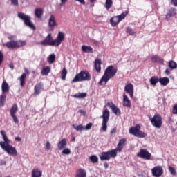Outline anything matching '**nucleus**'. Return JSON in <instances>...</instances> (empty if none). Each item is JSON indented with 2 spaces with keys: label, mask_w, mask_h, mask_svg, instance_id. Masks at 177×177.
Wrapping results in <instances>:
<instances>
[{
  "label": "nucleus",
  "mask_w": 177,
  "mask_h": 177,
  "mask_svg": "<svg viewBox=\"0 0 177 177\" xmlns=\"http://www.w3.org/2000/svg\"><path fill=\"white\" fill-rule=\"evenodd\" d=\"M8 39H9V41H13V39H15V36H8Z\"/></svg>",
  "instance_id": "4d7b16f0"
},
{
  "label": "nucleus",
  "mask_w": 177,
  "mask_h": 177,
  "mask_svg": "<svg viewBox=\"0 0 177 177\" xmlns=\"http://www.w3.org/2000/svg\"><path fill=\"white\" fill-rule=\"evenodd\" d=\"M102 118V124L101 129H102L104 132H106V131H107V122H109V120H110V112L104 111Z\"/></svg>",
  "instance_id": "f8f14e48"
},
{
  "label": "nucleus",
  "mask_w": 177,
  "mask_h": 177,
  "mask_svg": "<svg viewBox=\"0 0 177 177\" xmlns=\"http://www.w3.org/2000/svg\"><path fill=\"white\" fill-rule=\"evenodd\" d=\"M169 171L171 175H176V170L172 166L169 167Z\"/></svg>",
  "instance_id": "37998d69"
},
{
  "label": "nucleus",
  "mask_w": 177,
  "mask_h": 177,
  "mask_svg": "<svg viewBox=\"0 0 177 177\" xmlns=\"http://www.w3.org/2000/svg\"><path fill=\"white\" fill-rule=\"evenodd\" d=\"M124 91L127 93H129L130 97H133V85L131 83L127 84L124 87Z\"/></svg>",
  "instance_id": "dca6fc26"
},
{
  "label": "nucleus",
  "mask_w": 177,
  "mask_h": 177,
  "mask_svg": "<svg viewBox=\"0 0 177 177\" xmlns=\"http://www.w3.org/2000/svg\"><path fill=\"white\" fill-rule=\"evenodd\" d=\"M151 122L153 127L160 129L162 127V118L160 114H155L153 117L151 119Z\"/></svg>",
  "instance_id": "1a4fd4ad"
},
{
  "label": "nucleus",
  "mask_w": 177,
  "mask_h": 177,
  "mask_svg": "<svg viewBox=\"0 0 177 177\" xmlns=\"http://www.w3.org/2000/svg\"><path fill=\"white\" fill-rule=\"evenodd\" d=\"M149 82L152 86H156L157 85L158 82H160V79L158 76H153L150 78Z\"/></svg>",
  "instance_id": "393cba45"
},
{
  "label": "nucleus",
  "mask_w": 177,
  "mask_h": 177,
  "mask_svg": "<svg viewBox=\"0 0 177 177\" xmlns=\"http://www.w3.org/2000/svg\"><path fill=\"white\" fill-rule=\"evenodd\" d=\"M175 15V10L172 9L168 11L167 16L169 17H172V16Z\"/></svg>",
  "instance_id": "c03bdc74"
},
{
  "label": "nucleus",
  "mask_w": 177,
  "mask_h": 177,
  "mask_svg": "<svg viewBox=\"0 0 177 177\" xmlns=\"http://www.w3.org/2000/svg\"><path fill=\"white\" fill-rule=\"evenodd\" d=\"M165 74H167V75H169V74H171V72L169 71V69L167 68L165 71Z\"/></svg>",
  "instance_id": "6e6d98bb"
},
{
  "label": "nucleus",
  "mask_w": 177,
  "mask_h": 177,
  "mask_svg": "<svg viewBox=\"0 0 177 177\" xmlns=\"http://www.w3.org/2000/svg\"><path fill=\"white\" fill-rule=\"evenodd\" d=\"M152 63H160V64H164V59H162L158 55H153L151 57Z\"/></svg>",
  "instance_id": "412c9836"
},
{
  "label": "nucleus",
  "mask_w": 177,
  "mask_h": 177,
  "mask_svg": "<svg viewBox=\"0 0 177 177\" xmlns=\"http://www.w3.org/2000/svg\"><path fill=\"white\" fill-rule=\"evenodd\" d=\"M159 82L160 85H162V86H167L168 84H169V78L165 77H160L159 78Z\"/></svg>",
  "instance_id": "b1692460"
},
{
  "label": "nucleus",
  "mask_w": 177,
  "mask_h": 177,
  "mask_svg": "<svg viewBox=\"0 0 177 177\" xmlns=\"http://www.w3.org/2000/svg\"><path fill=\"white\" fill-rule=\"evenodd\" d=\"M16 142H21V138L20 137H16L15 138Z\"/></svg>",
  "instance_id": "13d9d810"
},
{
  "label": "nucleus",
  "mask_w": 177,
  "mask_h": 177,
  "mask_svg": "<svg viewBox=\"0 0 177 177\" xmlns=\"http://www.w3.org/2000/svg\"><path fill=\"white\" fill-rule=\"evenodd\" d=\"M127 143V139L122 138L119 140L116 149H111L106 152H102L100 155V159L101 161H109L111 158H115L117 157V152L121 153Z\"/></svg>",
  "instance_id": "f257e3e1"
},
{
  "label": "nucleus",
  "mask_w": 177,
  "mask_h": 177,
  "mask_svg": "<svg viewBox=\"0 0 177 177\" xmlns=\"http://www.w3.org/2000/svg\"><path fill=\"white\" fill-rule=\"evenodd\" d=\"M129 133L131 135H134L136 138H146L147 134L140 131V125L137 124L136 127H132L129 129Z\"/></svg>",
  "instance_id": "6e6552de"
},
{
  "label": "nucleus",
  "mask_w": 177,
  "mask_h": 177,
  "mask_svg": "<svg viewBox=\"0 0 177 177\" xmlns=\"http://www.w3.org/2000/svg\"><path fill=\"white\" fill-rule=\"evenodd\" d=\"M1 135L4 140L0 142L1 149L4 150V151H6L8 154H10V156H17V151L15 147L10 145V141L9 140V138H8L5 131L1 130Z\"/></svg>",
  "instance_id": "f03ea898"
},
{
  "label": "nucleus",
  "mask_w": 177,
  "mask_h": 177,
  "mask_svg": "<svg viewBox=\"0 0 177 177\" xmlns=\"http://www.w3.org/2000/svg\"><path fill=\"white\" fill-rule=\"evenodd\" d=\"M102 59L97 58L94 62V67L97 73H100L102 71Z\"/></svg>",
  "instance_id": "f3484780"
},
{
  "label": "nucleus",
  "mask_w": 177,
  "mask_h": 177,
  "mask_svg": "<svg viewBox=\"0 0 177 177\" xmlns=\"http://www.w3.org/2000/svg\"><path fill=\"white\" fill-rule=\"evenodd\" d=\"M104 167L105 169H107V168H109V163L105 162V163L104 164Z\"/></svg>",
  "instance_id": "052dcab7"
},
{
  "label": "nucleus",
  "mask_w": 177,
  "mask_h": 177,
  "mask_svg": "<svg viewBox=\"0 0 177 177\" xmlns=\"http://www.w3.org/2000/svg\"><path fill=\"white\" fill-rule=\"evenodd\" d=\"M111 6H113V0H106L105 8L106 10H109Z\"/></svg>",
  "instance_id": "4c0bfd02"
},
{
  "label": "nucleus",
  "mask_w": 177,
  "mask_h": 177,
  "mask_svg": "<svg viewBox=\"0 0 177 177\" xmlns=\"http://www.w3.org/2000/svg\"><path fill=\"white\" fill-rule=\"evenodd\" d=\"M123 106L124 107H131V100H129L128 96L127 95H123Z\"/></svg>",
  "instance_id": "a878e982"
},
{
  "label": "nucleus",
  "mask_w": 177,
  "mask_h": 177,
  "mask_svg": "<svg viewBox=\"0 0 177 177\" xmlns=\"http://www.w3.org/2000/svg\"><path fill=\"white\" fill-rule=\"evenodd\" d=\"M82 52H84L85 53H93V48H92V47L88 46H82Z\"/></svg>",
  "instance_id": "cd10ccee"
},
{
  "label": "nucleus",
  "mask_w": 177,
  "mask_h": 177,
  "mask_svg": "<svg viewBox=\"0 0 177 177\" xmlns=\"http://www.w3.org/2000/svg\"><path fill=\"white\" fill-rule=\"evenodd\" d=\"M173 111H177V104L174 105Z\"/></svg>",
  "instance_id": "bf43d9fd"
},
{
  "label": "nucleus",
  "mask_w": 177,
  "mask_h": 177,
  "mask_svg": "<svg viewBox=\"0 0 177 177\" xmlns=\"http://www.w3.org/2000/svg\"><path fill=\"white\" fill-rule=\"evenodd\" d=\"M50 73V67L46 66V68H43L41 71L42 75H48V73Z\"/></svg>",
  "instance_id": "ea45409f"
},
{
  "label": "nucleus",
  "mask_w": 177,
  "mask_h": 177,
  "mask_svg": "<svg viewBox=\"0 0 177 177\" xmlns=\"http://www.w3.org/2000/svg\"><path fill=\"white\" fill-rule=\"evenodd\" d=\"M151 173L153 176L160 177L162 174H164V170L161 166H156L151 169Z\"/></svg>",
  "instance_id": "4468645a"
},
{
  "label": "nucleus",
  "mask_w": 177,
  "mask_h": 177,
  "mask_svg": "<svg viewBox=\"0 0 177 177\" xmlns=\"http://www.w3.org/2000/svg\"><path fill=\"white\" fill-rule=\"evenodd\" d=\"M62 153L68 156V154H71V150H70V149L68 148H66L64 150H62Z\"/></svg>",
  "instance_id": "79ce46f5"
},
{
  "label": "nucleus",
  "mask_w": 177,
  "mask_h": 177,
  "mask_svg": "<svg viewBox=\"0 0 177 177\" xmlns=\"http://www.w3.org/2000/svg\"><path fill=\"white\" fill-rule=\"evenodd\" d=\"M57 26V22L56 21V17L54 15H51L48 19V28L49 31H53L55 27Z\"/></svg>",
  "instance_id": "ddd939ff"
},
{
  "label": "nucleus",
  "mask_w": 177,
  "mask_h": 177,
  "mask_svg": "<svg viewBox=\"0 0 177 177\" xmlns=\"http://www.w3.org/2000/svg\"><path fill=\"white\" fill-rule=\"evenodd\" d=\"M66 77H67V69L64 68L61 72V80L66 81Z\"/></svg>",
  "instance_id": "72a5a7b5"
},
{
  "label": "nucleus",
  "mask_w": 177,
  "mask_h": 177,
  "mask_svg": "<svg viewBox=\"0 0 177 177\" xmlns=\"http://www.w3.org/2000/svg\"><path fill=\"white\" fill-rule=\"evenodd\" d=\"M106 106L112 110V111H120V109L112 102H107Z\"/></svg>",
  "instance_id": "bb28decb"
},
{
  "label": "nucleus",
  "mask_w": 177,
  "mask_h": 177,
  "mask_svg": "<svg viewBox=\"0 0 177 177\" xmlns=\"http://www.w3.org/2000/svg\"><path fill=\"white\" fill-rule=\"evenodd\" d=\"M2 93H8L9 92V84L6 81H3L1 85Z\"/></svg>",
  "instance_id": "5701e85b"
},
{
  "label": "nucleus",
  "mask_w": 177,
  "mask_h": 177,
  "mask_svg": "<svg viewBox=\"0 0 177 177\" xmlns=\"http://www.w3.org/2000/svg\"><path fill=\"white\" fill-rule=\"evenodd\" d=\"M89 160L93 164H96V162H99V158H97L95 155H92L89 157Z\"/></svg>",
  "instance_id": "f704fd0d"
},
{
  "label": "nucleus",
  "mask_w": 177,
  "mask_h": 177,
  "mask_svg": "<svg viewBox=\"0 0 177 177\" xmlns=\"http://www.w3.org/2000/svg\"><path fill=\"white\" fill-rule=\"evenodd\" d=\"M17 110H19V108L17 107V104H14L10 109V111H17Z\"/></svg>",
  "instance_id": "49530a36"
},
{
  "label": "nucleus",
  "mask_w": 177,
  "mask_h": 177,
  "mask_svg": "<svg viewBox=\"0 0 177 177\" xmlns=\"http://www.w3.org/2000/svg\"><path fill=\"white\" fill-rule=\"evenodd\" d=\"M77 2H80L82 5H85V0H75Z\"/></svg>",
  "instance_id": "603ef678"
},
{
  "label": "nucleus",
  "mask_w": 177,
  "mask_h": 177,
  "mask_svg": "<svg viewBox=\"0 0 177 177\" xmlns=\"http://www.w3.org/2000/svg\"><path fill=\"white\" fill-rule=\"evenodd\" d=\"M72 142H75V137L73 136V138H72Z\"/></svg>",
  "instance_id": "69168bd1"
},
{
  "label": "nucleus",
  "mask_w": 177,
  "mask_h": 177,
  "mask_svg": "<svg viewBox=\"0 0 177 177\" xmlns=\"http://www.w3.org/2000/svg\"><path fill=\"white\" fill-rule=\"evenodd\" d=\"M91 74L88 71H81L73 79L72 82H82V81H91Z\"/></svg>",
  "instance_id": "20e7f679"
},
{
  "label": "nucleus",
  "mask_w": 177,
  "mask_h": 177,
  "mask_svg": "<svg viewBox=\"0 0 177 177\" xmlns=\"http://www.w3.org/2000/svg\"><path fill=\"white\" fill-rule=\"evenodd\" d=\"M137 157L150 161L151 160V153L146 149H141L139 152L137 153Z\"/></svg>",
  "instance_id": "9d476101"
},
{
  "label": "nucleus",
  "mask_w": 177,
  "mask_h": 177,
  "mask_svg": "<svg viewBox=\"0 0 177 177\" xmlns=\"http://www.w3.org/2000/svg\"><path fill=\"white\" fill-rule=\"evenodd\" d=\"M25 72H26L27 74H30V71H28V69H25Z\"/></svg>",
  "instance_id": "0e129e2a"
},
{
  "label": "nucleus",
  "mask_w": 177,
  "mask_h": 177,
  "mask_svg": "<svg viewBox=\"0 0 177 177\" xmlns=\"http://www.w3.org/2000/svg\"><path fill=\"white\" fill-rule=\"evenodd\" d=\"M41 45L43 46H56V43L53 40L52 34L49 33L47 37L41 42Z\"/></svg>",
  "instance_id": "9b49d317"
},
{
  "label": "nucleus",
  "mask_w": 177,
  "mask_h": 177,
  "mask_svg": "<svg viewBox=\"0 0 177 177\" xmlns=\"http://www.w3.org/2000/svg\"><path fill=\"white\" fill-rule=\"evenodd\" d=\"M73 128H74V129L77 130V131H83L84 130V126L82 124L80 125H73Z\"/></svg>",
  "instance_id": "a19ab883"
},
{
  "label": "nucleus",
  "mask_w": 177,
  "mask_h": 177,
  "mask_svg": "<svg viewBox=\"0 0 177 177\" xmlns=\"http://www.w3.org/2000/svg\"><path fill=\"white\" fill-rule=\"evenodd\" d=\"M118 69L114 66H109L104 71V73L99 82V85H106L111 78L115 77Z\"/></svg>",
  "instance_id": "7ed1b4c3"
},
{
  "label": "nucleus",
  "mask_w": 177,
  "mask_h": 177,
  "mask_svg": "<svg viewBox=\"0 0 177 177\" xmlns=\"http://www.w3.org/2000/svg\"><path fill=\"white\" fill-rule=\"evenodd\" d=\"M127 34H129V35L135 36L136 35V32L133 31V28H131L130 27H127L126 29Z\"/></svg>",
  "instance_id": "58836bf2"
},
{
  "label": "nucleus",
  "mask_w": 177,
  "mask_h": 177,
  "mask_svg": "<svg viewBox=\"0 0 177 177\" xmlns=\"http://www.w3.org/2000/svg\"><path fill=\"white\" fill-rule=\"evenodd\" d=\"M92 125H93V124L92 123H88L85 127H84V131H89V129H91L92 128Z\"/></svg>",
  "instance_id": "a18cd8bd"
},
{
  "label": "nucleus",
  "mask_w": 177,
  "mask_h": 177,
  "mask_svg": "<svg viewBox=\"0 0 177 177\" xmlns=\"http://www.w3.org/2000/svg\"><path fill=\"white\" fill-rule=\"evenodd\" d=\"M44 15V9L42 8H37L35 9V16L37 19H41Z\"/></svg>",
  "instance_id": "6ab92c4d"
},
{
  "label": "nucleus",
  "mask_w": 177,
  "mask_h": 177,
  "mask_svg": "<svg viewBox=\"0 0 177 177\" xmlns=\"http://www.w3.org/2000/svg\"><path fill=\"white\" fill-rule=\"evenodd\" d=\"M42 171L39 170L38 168H35L32 170V177H41Z\"/></svg>",
  "instance_id": "4be33fe9"
},
{
  "label": "nucleus",
  "mask_w": 177,
  "mask_h": 177,
  "mask_svg": "<svg viewBox=\"0 0 177 177\" xmlns=\"http://www.w3.org/2000/svg\"><path fill=\"white\" fill-rule=\"evenodd\" d=\"M11 3L14 6H17L19 5V0H10Z\"/></svg>",
  "instance_id": "09e8293b"
},
{
  "label": "nucleus",
  "mask_w": 177,
  "mask_h": 177,
  "mask_svg": "<svg viewBox=\"0 0 177 177\" xmlns=\"http://www.w3.org/2000/svg\"><path fill=\"white\" fill-rule=\"evenodd\" d=\"M56 60V55L55 54H50L48 58V62L50 64L55 63Z\"/></svg>",
  "instance_id": "473e14b6"
},
{
  "label": "nucleus",
  "mask_w": 177,
  "mask_h": 177,
  "mask_svg": "<svg viewBox=\"0 0 177 177\" xmlns=\"http://www.w3.org/2000/svg\"><path fill=\"white\" fill-rule=\"evenodd\" d=\"M171 3H172L174 6H177V0H171Z\"/></svg>",
  "instance_id": "864d4df0"
},
{
  "label": "nucleus",
  "mask_w": 177,
  "mask_h": 177,
  "mask_svg": "<svg viewBox=\"0 0 177 177\" xmlns=\"http://www.w3.org/2000/svg\"><path fill=\"white\" fill-rule=\"evenodd\" d=\"M95 1H96V0H90V2H91V3H93V2H95Z\"/></svg>",
  "instance_id": "338daca9"
},
{
  "label": "nucleus",
  "mask_w": 177,
  "mask_h": 177,
  "mask_svg": "<svg viewBox=\"0 0 177 177\" xmlns=\"http://www.w3.org/2000/svg\"><path fill=\"white\" fill-rule=\"evenodd\" d=\"M27 77L26 73H23L19 77L20 85L21 86H24L26 85V77Z\"/></svg>",
  "instance_id": "c756f323"
},
{
  "label": "nucleus",
  "mask_w": 177,
  "mask_h": 177,
  "mask_svg": "<svg viewBox=\"0 0 177 177\" xmlns=\"http://www.w3.org/2000/svg\"><path fill=\"white\" fill-rule=\"evenodd\" d=\"M62 3H66L67 2V0H61Z\"/></svg>",
  "instance_id": "e2e57ef3"
},
{
  "label": "nucleus",
  "mask_w": 177,
  "mask_h": 177,
  "mask_svg": "<svg viewBox=\"0 0 177 177\" xmlns=\"http://www.w3.org/2000/svg\"><path fill=\"white\" fill-rule=\"evenodd\" d=\"M117 132V127L113 128L112 130L110 131V135H114Z\"/></svg>",
  "instance_id": "3c124183"
},
{
  "label": "nucleus",
  "mask_w": 177,
  "mask_h": 177,
  "mask_svg": "<svg viewBox=\"0 0 177 177\" xmlns=\"http://www.w3.org/2000/svg\"><path fill=\"white\" fill-rule=\"evenodd\" d=\"M44 85L42 84V83H39L37 84L35 86V88H34V95H35V96L39 95V93H41V92L42 91Z\"/></svg>",
  "instance_id": "a211bd4d"
},
{
  "label": "nucleus",
  "mask_w": 177,
  "mask_h": 177,
  "mask_svg": "<svg viewBox=\"0 0 177 177\" xmlns=\"http://www.w3.org/2000/svg\"><path fill=\"white\" fill-rule=\"evenodd\" d=\"M113 113L115 114V115H121V111H114Z\"/></svg>",
  "instance_id": "680f3d73"
},
{
  "label": "nucleus",
  "mask_w": 177,
  "mask_h": 177,
  "mask_svg": "<svg viewBox=\"0 0 177 177\" xmlns=\"http://www.w3.org/2000/svg\"><path fill=\"white\" fill-rule=\"evenodd\" d=\"M75 177H86V171L84 169H79Z\"/></svg>",
  "instance_id": "c85d7f7f"
},
{
  "label": "nucleus",
  "mask_w": 177,
  "mask_h": 177,
  "mask_svg": "<svg viewBox=\"0 0 177 177\" xmlns=\"http://www.w3.org/2000/svg\"><path fill=\"white\" fill-rule=\"evenodd\" d=\"M26 41L22 40H11L3 44V46H6L8 49H19L21 46H26Z\"/></svg>",
  "instance_id": "39448f33"
},
{
  "label": "nucleus",
  "mask_w": 177,
  "mask_h": 177,
  "mask_svg": "<svg viewBox=\"0 0 177 177\" xmlns=\"http://www.w3.org/2000/svg\"><path fill=\"white\" fill-rule=\"evenodd\" d=\"M17 16L19 19H21V20H23L25 26H27V27H29V28H31V30H37L35 25H34V23L31 21V17L30 15H27L23 12H19Z\"/></svg>",
  "instance_id": "423d86ee"
},
{
  "label": "nucleus",
  "mask_w": 177,
  "mask_h": 177,
  "mask_svg": "<svg viewBox=\"0 0 177 177\" xmlns=\"http://www.w3.org/2000/svg\"><path fill=\"white\" fill-rule=\"evenodd\" d=\"M9 67H10V68H11V70H14L15 69V65H13V63H10L9 64Z\"/></svg>",
  "instance_id": "5fc2aeb1"
},
{
  "label": "nucleus",
  "mask_w": 177,
  "mask_h": 177,
  "mask_svg": "<svg viewBox=\"0 0 177 177\" xmlns=\"http://www.w3.org/2000/svg\"><path fill=\"white\" fill-rule=\"evenodd\" d=\"M2 62H3V53L0 51V66L2 64Z\"/></svg>",
  "instance_id": "8fccbe9b"
},
{
  "label": "nucleus",
  "mask_w": 177,
  "mask_h": 177,
  "mask_svg": "<svg viewBox=\"0 0 177 177\" xmlns=\"http://www.w3.org/2000/svg\"><path fill=\"white\" fill-rule=\"evenodd\" d=\"M86 93H78L73 95V97H75L76 99H85V97L87 96Z\"/></svg>",
  "instance_id": "7c9ffc66"
},
{
  "label": "nucleus",
  "mask_w": 177,
  "mask_h": 177,
  "mask_svg": "<svg viewBox=\"0 0 177 177\" xmlns=\"http://www.w3.org/2000/svg\"><path fill=\"white\" fill-rule=\"evenodd\" d=\"M10 115L13 118L15 124H19V119L17 118V116H16V111H11Z\"/></svg>",
  "instance_id": "e433bc0d"
},
{
  "label": "nucleus",
  "mask_w": 177,
  "mask_h": 177,
  "mask_svg": "<svg viewBox=\"0 0 177 177\" xmlns=\"http://www.w3.org/2000/svg\"><path fill=\"white\" fill-rule=\"evenodd\" d=\"M50 142H49V141H47L46 144V150H50Z\"/></svg>",
  "instance_id": "de8ad7c7"
},
{
  "label": "nucleus",
  "mask_w": 177,
  "mask_h": 177,
  "mask_svg": "<svg viewBox=\"0 0 177 177\" xmlns=\"http://www.w3.org/2000/svg\"><path fill=\"white\" fill-rule=\"evenodd\" d=\"M55 42V46H59V45L64 41V32H59L57 38L54 40Z\"/></svg>",
  "instance_id": "2eb2a0df"
},
{
  "label": "nucleus",
  "mask_w": 177,
  "mask_h": 177,
  "mask_svg": "<svg viewBox=\"0 0 177 177\" xmlns=\"http://www.w3.org/2000/svg\"><path fill=\"white\" fill-rule=\"evenodd\" d=\"M173 114H177V111H173Z\"/></svg>",
  "instance_id": "774afa93"
},
{
  "label": "nucleus",
  "mask_w": 177,
  "mask_h": 177,
  "mask_svg": "<svg viewBox=\"0 0 177 177\" xmlns=\"http://www.w3.org/2000/svg\"><path fill=\"white\" fill-rule=\"evenodd\" d=\"M6 100V95H0V107H3V106H5Z\"/></svg>",
  "instance_id": "c9c22d12"
},
{
  "label": "nucleus",
  "mask_w": 177,
  "mask_h": 177,
  "mask_svg": "<svg viewBox=\"0 0 177 177\" xmlns=\"http://www.w3.org/2000/svg\"><path fill=\"white\" fill-rule=\"evenodd\" d=\"M67 146V139H62L57 144L58 150H63Z\"/></svg>",
  "instance_id": "aec40b11"
},
{
  "label": "nucleus",
  "mask_w": 177,
  "mask_h": 177,
  "mask_svg": "<svg viewBox=\"0 0 177 177\" xmlns=\"http://www.w3.org/2000/svg\"><path fill=\"white\" fill-rule=\"evenodd\" d=\"M168 66L171 70H176L177 68V64L174 60H170Z\"/></svg>",
  "instance_id": "2f4dec72"
},
{
  "label": "nucleus",
  "mask_w": 177,
  "mask_h": 177,
  "mask_svg": "<svg viewBox=\"0 0 177 177\" xmlns=\"http://www.w3.org/2000/svg\"><path fill=\"white\" fill-rule=\"evenodd\" d=\"M129 12L128 10H126L123 12L121 15L118 16H114L110 19V24L112 27H115V26H118L120 24V21H122V20H124L125 19L126 16H128V14Z\"/></svg>",
  "instance_id": "0eeeda50"
}]
</instances>
